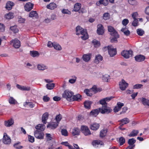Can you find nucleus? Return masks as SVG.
Returning <instances> with one entry per match:
<instances>
[{"instance_id": "f257e3e1", "label": "nucleus", "mask_w": 149, "mask_h": 149, "mask_svg": "<svg viewBox=\"0 0 149 149\" xmlns=\"http://www.w3.org/2000/svg\"><path fill=\"white\" fill-rule=\"evenodd\" d=\"M37 129L34 132L35 137L38 139H41L44 138V134L42 131H43L45 128V126L44 124H39L35 127Z\"/></svg>"}, {"instance_id": "f03ea898", "label": "nucleus", "mask_w": 149, "mask_h": 149, "mask_svg": "<svg viewBox=\"0 0 149 149\" xmlns=\"http://www.w3.org/2000/svg\"><path fill=\"white\" fill-rule=\"evenodd\" d=\"M76 31L77 35H82L81 37L82 40H85L88 38L87 33L86 30L84 29L80 26H77L76 27Z\"/></svg>"}, {"instance_id": "7ed1b4c3", "label": "nucleus", "mask_w": 149, "mask_h": 149, "mask_svg": "<svg viewBox=\"0 0 149 149\" xmlns=\"http://www.w3.org/2000/svg\"><path fill=\"white\" fill-rule=\"evenodd\" d=\"M104 49H108L109 54L111 57H113L116 54V49L111 45L108 46L107 47H105Z\"/></svg>"}, {"instance_id": "20e7f679", "label": "nucleus", "mask_w": 149, "mask_h": 149, "mask_svg": "<svg viewBox=\"0 0 149 149\" xmlns=\"http://www.w3.org/2000/svg\"><path fill=\"white\" fill-rule=\"evenodd\" d=\"M100 112L102 114H108L111 113L112 110L109 107L107 106V105L102 106V108H99Z\"/></svg>"}, {"instance_id": "39448f33", "label": "nucleus", "mask_w": 149, "mask_h": 149, "mask_svg": "<svg viewBox=\"0 0 149 149\" xmlns=\"http://www.w3.org/2000/svg\"><path fill=\"white\" fill-rule=\"evenodd\" d=\"M122 56L126 58H128L133 55V52L131 50L128 51L123 50L121 53Z\"/></svg>"}, {"instance_id": "423d86ee", "label": "nucleus", "mask_w": 149, "mask_h": 149, "mask_svg": "<svg viewBox=\"0 0 149 149\" xmlns=\"http://www.w3.org/2000/svg\"><path fill=\"white\" fill-rule=\"evenodd\" d=\"M81 130L85 136H88L91 134V132L87 126L82 125L81 127Z\"/></svg>"}, {"instance_id": "0eeeda50", "label": "nucleus", "mask_w": 149, "mask_h": 149, "mask_svg": "<svg viewBox=\"0 0 149 149\" xmlns=\"http://www.w3.org/2000/svg\"><path fill=\"white\" fill-rule=\"evenodd\" d=\"M10 44L15 48L17 49L19 48L21 46L20 41L17 39H15L12 40L10 42Z\"/></svg>"}, {"instance_id": "6e6552de", "label": "nucleus", "mask_w": 149, "mask_h": 149, "mask_svg": "<svg viewBox=\"0 0 149 149\" xmlns=\"http://www.w3.org/2000/svg\"><path fill=\"white\" fill-rule=\"evenodd\" d=\"M73 93L71 91L66 90V99L69 102L73 101Z\"/></svg>"}, {"instance_id": "1a4fd4ad", "label": "nucleus", "mask_w": 149, "mask_h": 149, "mask_svg": "<svg viewBox=\"0 0 149 149\" xmlns=\"http://www.w3.org/2000/svg\"><path fill=\"white\" fill-rule=\"evenodd\" d=\"M3 142L6 144H9L11 142V139L6 133H4L3 138Z\"/></svg>"}, {"instance_id": "9d476101", "label": "nucleus", "mask_w": 149, "mask_h": 149, "mask_svg": "<svg viewBox=\"0 0 149 149\" xmlns=\"http://www.w3.org/2000/svg\"><path fill=\"white\" fill-rule=\"evenodd\" d=\"M119 87L122 91L125 90L128 86V84L124 79H122L121 81L119 82Z\"/></svg>"}, {"instance_id": "9b49d317", "label": "nucleus", "mask_w": 149, "mask_h": 149, "mask_svg": "<svg viewBox=\"0 0 149 149\" xmlns=\"http://www.w3.org/2000/svg\"><path fill=\"white\" fill-rule=\"evenodd\" d=\"M59 122H52L47 125V128L50 129H54L58 126Z\"/></svg>"}, {"instance_id": "f8f14e48", "label": "nucleus", "mask_w": 149, "mask_h": 149, "mask_svg": "<svg viewBox=\"0 0 149 149\" xmlns=\"http://www.w3.org/2000/svg\"><path fill=\"white\" fill-rule=\"evenodd\" d=\"M16 86L17 88L22 91H29L31 89V87L28 86H21L17 84Z\"/></svg>"}, {"instance_id": "ddd939ff", "label": "nucleus", "mask_w": 149, "mask_h": 149, "mask_svg": "<svg viewBox=\"0 0 149 149\" xmlns=\"http://www.w3.org/2000/svg\"><path fill=\"white\" fill-rule=\"evenodd\" d=\"M97 32L99 35H102L104 33L103 27L102 25L100 24L97 25Z\"/></svg>"}, {"instance_id": "4468645a", "label": "nucleus", "mask_w": 149, "mask_h": 149, "mask_svg": "<svg viewBox=\"0 0 149 149\" xmlns=\"http://www.w3.org/2000/svg\"><path fill=\"white\" fill-rule=\"evenodd\" d=\"M33 4L30 3H26L25 5V9L27 11H29L33 9Z\"/></svg>"}, {"instance_id": "2eb2a0df", "label": "nucleus", "mask_w": 149, "mask_h": 149, "mask_svg": "<svg viewBox=\"0 0 149 149\" xmlns=\"http://www.w3.org/2000/svg\"><path fill=\"white\" fill-rule=\"evenodd\" d=\"M134 58L135 60L138 62H141L144 61L145 59V57L141 55H139L136 56Z\"/></svg>"}, {"instance_id": "dca6fc26", "label": "nucleus", "mask_w": 149, "mask_h": 149, "mask_svg": "<svg viewBox=\"0 0 149 149\" xmlns=\"http://www.w3.org/2000/svg\"><path fill=\"white\" fill-rule=\"evenodd\" d=\"M100 111L99 109H96L92 111L90 113V115L93 117H96Z\"/></svg>"}, {"instance_id": "f3484780", "label": "nucleus", "mask_w": 149, "mask_h": 149, "mask_svg": "<svg viewBox=\"0 0 149 149\" xmlns=\"http://www.w3.org/2000/svg\"><path fill=\"white\" fill-rule=\"evenodd\" d=\"M100 127V125L97 123H94L90 125V129L93 130H97Z\"/></svg>"}, {"instance_id": "a211bd4d", "label": "nucleus", "mask_w": 149, "mask_h": 149, "mask_svg": "<svg viewBox=\"0 0 149 149\" xmlns=\"http://www.w3.org/2000/svg\"><path fill=\"white\" fill-rule=\"evenodd\" d=\"M108 31L110 32V34L111 36L115 34L116 33H118L114 28L111 26H108Z\"/></svg>"}, {"instance_id": "6ab92c4d", "label": "nucleus", "mask_w": 149, "mask_h": 149, "mask_svg": "<svg viewBox=\"0 0 149 149\" xmlns=\"http://www.w3.org/2000/svg\"><path fill=\"white\" fill-rule=\"evenodd\" d=\"M80 133V130L79 128L77 127H74L72 130V134L74 136L78 135Z\"/></svg>"}, {"instance_id": "aec40b11", "label": "nucleus", "mask_w": 149, "mask_h": 149, "mask_svg": "<svg viewBox=\"0 0 149 149\" xmlns=\"http://www.w3.org/2000/svg\"><path fill=\"white\" fill-rule=\"evenodd\" d=\"M91 54H85L83 55L82 58L84 61L86 62H88L89 61L91 58Z\"/></svg>"}, {"instance_id": "412c9836", "label": "nucleus", "mask_w": 149, "mask_h": 149, "mask_svg": "<svg viewBox=\"0 0 149 149\" xmlns=\"http://www.w3.org/2000/svg\"><path fill=\"white\" fill-rule=\"evenodd\" d=\"M14 5V3L10 1H9L7 2L6 4V8L8 10H10L13 6Z\"/></svg>"}, {"instance_id": "4be33fe9", "label": "nucleus", "mask_w": 149, "mask_h": 149, "mask_svg": "<svg viewBox=\"0 0 149 149\" xmlns=\"http://www.w3.org/2000/svg\"><path fill=\"white\" fill-rule=\"evenodd\" d=\"M57 5L54 3H50L47 6V8L49 9L53 10L56 8Z\"/></svg>"}, {"instance_id": "5701e85b", "label": "nucleus", "mask_w": 149, "mask_h": 149, "mask_svg": "<svg viewBox=\"0 0 149 149\" xmlns=\"http://www.w3.org/2000/svg\"><path fill=\"white\" fill-rule=\"evenodd\" d=\"M81 6V4L79 3H76L74 6L73 10L75 12L78 11L80 9Z\"/></svg>"}, {"instance_id": "b1692460", "label": "nucleus", "mask_w": 149, "mask_h": 149, "mask_svg": "<svg viewBox=\"0 0 149 149\" xmlns=\"http://www.w3.org/2000/svg\"><path fill=\"white\" fill-rule=\"evenodd\" d=\"M37 68L40 70H43L47 68V66L42 64H38L37 65Z\"/></svg>"}, {"instance_id": "393cba45", "label": "nucleus", "mask_w": 149, "mask_h": 149, "mask_svg": "<svg viewBox=\"0 0 149 149\" xmlns=\"http://www.w3.org/2000/svg\"><path fill=\"white\" fill-rule=\"evenodd\" d=\"M38 14L35 11H32L30 12L29 15V17H35L37 18L38 17Z\"/></svg>"}, {"instance_id": "a878e982", "label": "nucleus", "mask_w": 149, "mask_h": 149, "mask_svg": "<svg viewBox=\"0 0 149 149\" xmlns=\"http://www.w3.org/2000/svg\"><path fill=\"white\" fill-rule=\"evenodd\" d=\"M74 147L75 148H76V149H80L78 145L76 144H74ZM66 146L68 147L69 149H75L73 148V147L72 146L69 145V144L66 141Z\"/></svg>"}, {"instance_id": "bb28decb", "label": "nucleus", "mask_w": 149, "mask_h": 149, "mask_svg": "<svg viewBox=\"0 0 149 149\" xmlns=\"http://www.w3.org/2000/svg\"><path fill=\"white\" fill-rule=\"evenodd\" d=\"M81 96L79 94H77L76 95L73 96L72 98L73 101L74 100L79 101L81 100Z\"/></svg>"}, {"instance_id": "cd10ccee", "label": "nucleus", "mask_w": 149, "mask_h": 149, "mask_svg": "<svg viewBox=\"0 0 149 149\" xmlns=\"http://www.w3.org/2000/svg\"><path fill=\"white\" fill-rule=\"evenodd\" d=\"M13 13L10 12L5 15V17L7 19H10L13 18Z\"/></svg>"}, {"instance_id": "c85d7f7f", "label": "nucleus", "mask_w": 149, "mask_h": 149, "mask_svg": "<svg viewBox=\"0 0 149 149\" xmlns=\"http://www.w3.org/2000/svg\"><path fill=\"white\" fill-rule=\"evenodd\" d=\"M92 144L94 146H96L97 145H102L103 142L99 140H95L92 142Z\"/></svg>"}, {"instance_id": "c756f323", "label": "nucleus", "mask_w": 149, "mask_h": 149, "mask_svg": "<svg viewBox=\"0 0 149 149\" xmlns=\"http://www.w3.org/2000/svg\"><path fill=\"white\" fill-rule=\"evenodd\" d=\"M139 132L138 130H133L128 136L130 137L136 136L138 134Z\"/></svg>"}, {"instance_id": "7c9ffc66", "label": "nucleus", "mask_w": 149, "mask_h": 149, "mask_svg": "<svg viewBox=\"0 0 149 149\" xmlns=\"http://www.w3.org/2000/svg\"><path fill=\"white\" fill-rule=\"evenodd\" d=\"M102 59V57L100 55L96 56L95 60V62L97 64Z\"/></svg>"}, {"instance_id": "2f4dec72", "label": "nucleus", "mask_w": 149, "mask_h": 149, "mask_svg": "<svg viewBox=\"0 0 149 149\" xmlns=\"http://www.w3.org/2000/svg\"><path fill=\"white\" fill-rule=\"evenodd\" d=\"M8 102L10 104H15L17 103L16 100L13 97L10 96Z\"/></svg>"}, {"instance_id": "473e14b6", "label": "nucleus", "mask_w": 149, "mask_h": 149, "mask_svg": "<svg viewBox=\"0 0 149 149\" xmlns=\"http://www.w3.org/2000/svg\"><path fill=\"white\" fill-rule=\"evenodd\" d=\"M30 55L33 57H38L39 55V54L36 51H30Z\"/></svg>"}, {"instance_id": "72a5a7b5", "label": "nucleus", "mask_w": 149, "mask_h": 149, "mask_svg": "<svg viewBox=\"0 0 149 149\" xmlns=\"http://www.w3.org/2000/svg\"><path fill=\"white\" fill-rule=\"evenodd\" d=\"M46 86L48 90H52L54 88L55 86V84L49 83L47 84Z\"/></svg>"}, {"instance_id": "f704fd0d", "label": "nucleus", "mask_w": 149, "mask_h": 149, "mask_svg": "<svg viewBox=\"0 0 149 149\" xmlns=\"http://www.w3.org/2000/svg\"><path fill=\"white\" fill-rule=\"evenodd\" d=\"M72 78L70 79L68 81L69 83L71 84H74L76 81L77 77L75 76H72L71 77Z\"/></svg>"}, {"instance_id": "c9c22d12", "label": "nucleus", "mask_w": 149, "mask_h": 149, "mask_svg": "<svg viewBox=\"0 0 149 149\" xmlns=\"http://www.w3.org/2000/svg\"><path fill=\"white\" fill-rule=\"evenodd\" d=\"M53 47L54 49L57 50H60L61 49V46L56 42H54Z\"/></svg>"}, {"instance_id": "e433bc0d", "label": "nucleus", "mask_w": 149, "mask_h": 149, "mask_svg": "<svg viewBox=\"0 0 149 149\" xmlns=\"http://www.w3.org/2000/svg\"><path fill=\"white\" fill-rule=\"evenodd\" d=\"M113 36L111 39V42H114L117 41V38H119V35L118 33H116L115 34L111 35Z\"/></svg>"}, {"instance_id": "4c0bfd02", "label": "nucleus", "mask_w": 149, "mask_h": 149, "mask_svg": "<svg viewBox=\"0 0 149 149\" xmlns=\"http://www.w3.org/2000/svg\"><path fill=\"white\" fill-rule=\"evenodd\" d=\"M49 115V113L47 112H45L44 113L42 116V121H46L47 120L48 118Z\"/></svg>"}, {"instance_id": "58836bf2", "label": "nucleus", "mask_w": 149, "mask_h": 149, "mask_svg": "<svg viewBox=\"0 0 149 149\" xmlns=\"http://www.w3.org/2000/svg\"><path fill=\"white\" fill-rule=\"evenodd\" d=\"M91 104L92 102L91 101H85L84 103L85 107L86 109H90L91 107Z\"/></svg>"}, {"instance_id": "ea45409f", "label": "nucleus", "mask_w": 149, "mask_h": 149, "mask_svg": "<svg viewBox=\"0 0 149 149\" xmlns=\"http://www.w3.org/2000/svg\"><path fill=\"white\" fill-rule=\"evenodd\" d=\"M107 132V130L106 129L102 130L100 132V136L101 137H104L106 135Z\"/></svg>"}, {"instance_id": "a19ab883", "label": "nucleus", "mask_w": 149, "mask_h": 149, "mask_svg": "<svg viewBox=\"0 0 149 149\" xmlns=\"http://www.w3.org/2000/svg\"><path fill=\"white\" fill-rule=\"evenodd\" d=\"M20 142L15 143L14 144L13 146L14 148L17 149H21L23 148V146H20Z\"/></svg>"}, {"instance_id": "79ce46f5", "label": "nucleus", "mask_w": 149, "mask_h": 149, "mask_svg": "<svg viewBox=\"0 0 149 149\" xmlns=\"http://www.w3.org/2000/svg\"><path fill=\"white\" fill-rule=\"evenodd\" d=\"M102 79L104 81L108 82L109 79H110V76L108 74H105L103 76Z\"/></svg>"}, {"instance_id": "37998d69", "label": "nucleus", "mask_w": 149, "mask_h": 149, "mask_svg": "<svg viewBox=\"0 0 149 149\" xmlns=\"http://www.w3.org/2000/svg\"><path fill=\"white\" fill-rule=\"evenodd\" d=\"M92 43L93 44L95 47H97L100 45V42L95 39H94L93 40Z\"/></svg>"}, {"instance_id": "c03bdc74", "label": "nucleus", "mask_w": 149, "mask_h": 149, "mask_svg": "<svg viewBox=\"0 0 149 149\" xmlns=\"http://www.w3.org/2000/svg\"><path fill=\"white\" fill-rule=\"evenodd\" d=\"M142 101L143 104L144 105H147L149 106V100H147L145 98H143Z\"/></svg>"}, {"instance_id": "a18cd8bd", "label": "nucleus", "mask_w": 149, "mask_h": 149, "mask_svg": "<svg viewBox=\"0 0 149 149\" xmlns=\"http://www.w3.org/2000/svg\"><path fill=\"white\" fill-rule=\"evenodd\" d=\"M10 29L14 33H17L18 31V29L16 26L10 27Z\"/></svg>"}, {"instance_id": "49530a36", "label": "nucleus", "mask_w": 149, "mask_h": 149, "mask_svg": "<svg viewBox=\"0 0 149 149\" xmlns=\"http://www.w3.org/2000/svg\"><path fill=\"white\" fill-rule=\"evenodd\" d=\"M136 140L133 138L130 139L128 141V143L130 145H134V144L136 142Z\"/></svg>"}, {"instance_id": "de8ad7c7", "label": "nucleus", "mask_w": 149, "mask_h": 149, "mask_svg": "<svg viewBox=\"0 0 149 149\" xmlns=\"http://www.w3.org/2000/svg\"><path fill=\"white\" fill-rule=\"evenodd\" d=\"M46 139L47 141H51L52 138L51 136V135L50 134L46 133Z\"/></svg>"}, {"instance_id": "09e8293b", "label": "nucleus", "mask_w": 149, "mask_h": 149, "mask_svg": "<svg viewBox=\"0 0 149 149\" xmlns=\"http://www.w3.org/2000/svg\"><path fill=\"white\" fill-rule=\"evenodd\" d=\"M125 142V139L123 137H121L119 139V142L120 145L121 146L123 145Z\"/></svg>"}, {"instance_id": "8fccbe9b", "label": "nucleus", "mask_w": 149, "mask_h": 149, "mask_svg": "<svg viewBox=\"0 0 149 149\" xmlns=\"http://www.w3.org/2000/svg\"><path fill=\"white\" fill-rule=\"evenodd\" d=\"M4 125L6 127H10L13 125L14 122H4Z\"/></svg>"}, {"instance_id": "3c124183", "label": "nucleus", "mask_w": 149, "mask_h": 149, "mask_svg": "<svg viewBox=\"0 0 149 149\" xmlns=\"http://www.w3.org/2000/svg\"><path fill=\"white\" fill-rule=\"evenodd\" d=\"M137 33L139 36H141L144 33V31L141 29H138L137 30Z\"/></svg>"}, {"instance_id": "603ef678", "label": "nucleus", "mask_w": 149, "mask_h": 149, "mask_svg": "<svg viewBox=\"0 0 149 149\" xmlns=\"http://www.w3.org/2000/svg\"><path fill=\"white\" fill-rule=\"evenodd\" d=\"M99 2L101 4H103L104 6H107L108 3V0H100L99 1Z\"/></svg>"}, {"instance_id": "864d4df0", "label": "nucleus", "mask_w": 149, "mask_h": 149, "mask_svg": "<svg viewBox=\"0 0 149 149\" xmlns=\"http://www.w3.org/2000/svg\"><path fill=\"white\" fill-rule=\"evenodd\" d=\"M103 17L105 20L109 19L110 17L109 14L108 13H105L103 15Z\"/></svg>"}, {"instance_id": "5fc2aeb1", "label": "nucleus", "mask_w": 149, "mask_h": 149, "mask_svg": "<svg viewBox=\"0 0 149 149\" xmlns=\"http://www.w3.org/2000/svg\"><path fill=\"white\" fill-rule=\"evenodd\" d=\"M84 92L86 93V94L88 96H91L92 95V94L90 93V92L91 91H90V89L89 90L88 89H86L84 90Z\"/></svg>"}, {"instance_id": "6e6d98bb", "label": "nucleus", "mask_w": 149, "mask_h": 149, "mask_svg": "<svg viewBox=\"0 0 149 149\" xmlns=\"http://www.w3.org/2000/svg\"><path fill=\"white\" fill-rule=\"evenodd\" d=\"M100 104L102 105V106H104L107 105V103L105 101L104 98L102 100H101L100 101Z\"/></svg>"}, {"instance_id": "4d7b16f0", "label": "nucleus", "mask_w": 149, "mask_h": 149, "mask_svg": "<svg viewBox=\"0 0 149 149\" xmlns=\"http://www.w3.org/2000/svg\"><path fill=\"white\" fill-rule=\"evenodd\" d=\"M143 86L142 84H137L134 85L133 86L134 89H139L141 88Z\"/></svg>"}, {"instance_id": "13d9d810", "label": "nucleus", "mask_w": 149, "mask_h": 149, "mask_svg": "<svg viewBox=\"0 0 149 149\" xmlns=\"http://www.w3.org/2000/svg\"><path fill=\"white\" fill-rule=\"evenodd\" d=\"M25 19L22 18L21 17H19L18 19V22L20 23H24Z\"/></svg>"}, {"instance_id": "bf43d9fd", "label": "nucleus", "mask_w": 149, "mask_h": 149, "mask_svg": "<svg viewBox=\"0 0 149 149\" xmlns=\"http://www.w3.org/2000/svg\"><path fill=\"white\" fill-rule=\"evenodd\" d=\"M62 118V116L60 114L57 115L55 118V120L56 121H60Z\"/></svg>"}, {"instance_id": "052dcab7", "label": "nucleus", "mask_w": 149, "mask_h": 149, "mask_svg": "<svg viewBox=\"0 0 149 149\" xmlns=\"http://www.w3.org/2000/svg\"><path fill=\"white\" fill-rule=\"evenodd\" d=\"M138 20L137 19H134V21L132 23V25L134 26H137L138 25Z\"/></svg>"}, {"instance_id": "680f3d73", "label": "nucleus", "mask_w": 149, "mask_h": 149, "mask_svg": "<svg viewBox=\"0 0 149 149\" xmlns=\"http://www.w3.org/2000/svg\"><path fill=\"white\" fill-rule=\"evenodd\" d=\"M91 91H93L94 93H96L97 92V89L95 86H93L92 88L90 89Z\"/></svg>"}, {"instance_id": "e2e57ef3", "label": "nucleus", "mask_w": 149, "mask_h": 149, "mask_svg": "<svg viewBox=\"0 0 149 149\" xmlns=\"http://www.w3.org/2000/svg\"><path fill=\"white\" fill-rule=\"evenodd\" d=\"M129 22V20L127 19H124L122 21V24L124 26L127 25Z\"/></svg>"}, {"instance_id": "0e129e2a", "label": "nucleus", "mask_w": 149, "mask_h": 149, "mask_svg": "<svg viewBox=\"0 0 149 149\" xmlns=\"http://www.w3.org/2000/svg\"><path fill=\"white\" fill-rule=\"evenodd\" d=\"M129 122H121V123H120V126L119 127V128L121 129H122L121 128V127L123 126L124 125L128 123Z\"/></svg>"}, {"instance_id": "69168bd1", "label": "nucleus", "mask_w": 149, "mask_h": 149, "mask_svg": "<svg viewBox=\"0 0 149 149\" xmlns=\"http://www.w3.org/2000/svg\"><path fill=\"white\" fill-rule=\"evenodd\" d=\"M29 140L30 142L31 143H33V142H34V138L33 136H31L30 135H29Z\"/></svg>"}, {"instance_id": "338daca9", "label": "nucleus", "mask_w": 149, "mask_h": 149, "mask_svg": "<svg viewBox=\"0 0 149 149\" xmlns=\"http://www.w3.org/2000/svg\"><path fill=\"white\" fill-rule=\"evenodd\" d=\"M5 30V26L3 24L0 23V31L3 32Z\"/></svg>"}, {"instance_id": "774afa93", "label": "nucleus", "mask_w": 149, "mask_h": 149, "mask_svg": "<svg viewBox=\"0 0 149 149\" xmlns=\"http://www.w3.org/2000/svg\"><path fill=\"white\" fill-rule=\"evenodd\" d=\"M50 98L47 95L43 97V100L45 102H47L49 100Z\"/></svg>"}]
</instances>
